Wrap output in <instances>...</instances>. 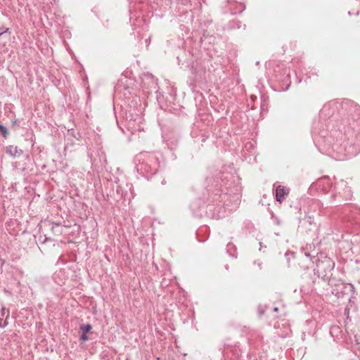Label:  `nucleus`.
I'll return each instance as SVG.
<instances>
[{"label": "nucleus", "instance_id": "5", "mask_svg": "<svg viewBox=\"0 0 360 360\" xmlns=\"http://www.w3.org/2000/svg\"><path fill=\"white\" fill-rule=\"evenodd\" d=\"M0 132L3 134V136L4 137H7L8 131H7L6 128L1 124H0Z\"/></svg>", "mask_w": 360, "mask_h": 360}, {"label": "nucleus", "instance_id": "4", "mask_svg": "<svg viewBox=\"0 0 360 360\" xmlns=\"http://www.w3.org/2000/svg\"><path fill=\"white\" fill-rule=\"evenodd\" d=\"M91 329V326L89 324L82 325L81 326V330L83 333H87Z\"/></svg>", "mask_w": 360, "mask_h": 360}, {"label": "nucleus", "instance_id": "6", "mask_svg": "<svg viewBox=\"0 0 360 360\" xmlns=\"http://www.w3.org/2000/svg\"><path fill=\"white\" fill-rule=\"evenodd\" d=\"M8 31V28H6L3 26L0 25V34H3L4 33Z\"/></svg>", "mask_w": 360, "mask_h": 360}, {"label": "nucleus", "instance_id": "1", "mask_svg": "<svg viewBox=\"0 0 360 360\" xmlns=\"http://www.w3.org/2000/svg\"><path fill=\"white\" fill-rule=\"evenodd\" d=\"M288 192L289 191L286 188L282 186H278L276 190V200L279 202H282L288 194Z\"/></svg>", "mask_w": 360, "mask_h": 360}, {"label": "nucleus", "instance_id": "2", "mask_svg": "<svg viewBox=\"0 0 360 360\" xmlns=\"http://www.w3.org/2000/svg\"><path fill=\"white\" fill-rule=\"evenodd\" d=\"M6 153L11 156H17L20 154V151L18 149L16 146H8L6 148Z\"/></svg>", "mask_w": 360, "mask_h": 360}, {"label": "nucleus", "instance_id": "7", "mask_svg": "<svg viewBox=\"0 0 360 360\" xmlns=\"http://www.w3.org/2000/svg\"><path fill=\"white\" fill-rule=\"evenodd\" d=\"M81 340H82L83 341H86L88 340V336L86 333H83V334L81 336Z\"/></svg>", "mask_w": 360, "mask_h": 360}, {"label": "nucleus", "instance_id": "3", "mask_svg": "<svg viewBox=\"0 0 360 360\" xmlns=\"http://www.w3.org/2000/svg\"><path fill=\"white\" fill-rule=\"evenodd\" d=\"M324 263H326L329 270H330L334 266V264L333 263V262L330 259L326 258L324 261L319 262L317 265L318 268H321Z\"/></svg>", "mask_w": 360, "mask_h": 360}]
</instances>
